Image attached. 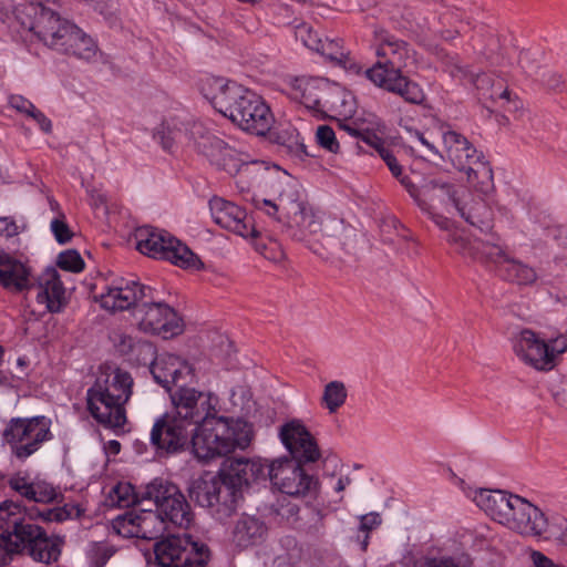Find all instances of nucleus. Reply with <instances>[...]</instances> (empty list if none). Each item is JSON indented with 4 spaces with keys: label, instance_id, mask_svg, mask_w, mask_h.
Here are the masks:
<instances>
[{
    "label": "nucleus",
    "instance_id": "6e6d98bb",
    "mask_svg": "<svg viewBox=\"0 0 567 567\" xmlns=\"http://www.w3.org/2000/svg\"><path fill=\"white\" fill-rule=\"evenodd\" d=\"M7 484L13 492L30 501L34 482H31L28 475L21 472L14 473L8 478Z\"/></svg>",
    "mask_w": 567,
    "mask_h": 567
},
{
    "label": "nucleus",
    "instance_id": "603ef678",
    "mask_svg": "<svg viewBox=\"0 0 567 567\" xmlns=\"http://www.w3.org/2000/svg\"><path fill=\"white\" fill-rule=\"evenodd\" d=\"M60 497L61 493L53 485L44 481H37L34 482L30 502L49 504L58 502Z\"/></svg>",
    "mask_w": 567,
    "mask_h": 567
},
{
    "label": "nucleus",
    "instance_id": "f704fd0d",
    "mask_svg": "<svg viewBox=\"0 0 567 567\" xmlns=\"http://www.w3.org/2000/svg\"><path fill=\"white\" fill-rule=\"evenodd\" d=\"M324 91L322 111L331 112L334 115L342 116L344 118L351 116L354 111V104L349 93L340 86L329 82Z\"/></svg>",
    "mask_w": 567,
    "mask_h": 567
},
{
    "label": "nucleus",
    "instance_id": "de8ad7c7",
    "mask_svg": "<svg viewBox=\"0 0 567 567\" xmlns=\"http://www.w3.org/2000/svg\"><path fill=\"white\" fill-rule=\"evenodd\" d=\"M80 33L83 41L82 39L74 41L71 48L63 47L61 52L73 55L78 59L90 61L96 56L99 50L97 45L95 41L81 29Z\"/></svg>",
    "mask_w": 567,
    "mask_h": 567
},
{
    "label": "nucleus",
    "instance_id": "f257e3e1",
    "mask_svg": "<svg viewBox=\"0 0 567 567\" xmlns=\"http://www.w3.org/2000/svg\"><path fill=\"white\" fill-rule=\"evenodd\" d=\"M401 184L414 198L420 209L426 214L441 230H451L453 221L450 215L457 213L465 221L481 230L492 228L493 213L483 200H474L465 190L442 178L425 179L416 187L406 176Z\"/></svg>",
    "mask_w": 567,
    "mask_h": 567
},
{
    "label": "nucleus",
    "instance_id": "393cba45",
    "mask_svg": "<svg viewBox=\"0 0 567 567\" xmlns=\"http://www.w3.org/2000/svg\"><path fill=\"white\" fill-rule=\"evenodd\" d=\"M86 403L90 414L103 426L120 429L126 423L125 403L89 390L86 392Z\"/></svg>",
    "mask_w": 567,
    "mask_h": 567
},
{
    "label": "nucleus",
    "instance_id": "864d4df0",
    "mask_svg": "<svg viewBox=\"0 0 567 567\" xmlns=\"http://www.w3.org/2000/svg\"><path fill=\"white\" fill-rule=\"evenodd\" d=\"M447 233L446 240L450 245L454 246L456 251L465 257H471L476 259L477 252H476V243L477 239L470 241L456 231H454V225L452 226L451 230H445Z\"/></svg>",
    "mask_w": 567,
    "mask_h": 567
},
{
    "label": "nucleus",
    "instance_id": "052dcab7",
    "mask_svg": "<svg viewBox=\"0 0 567 567\" xmlns=\"http://www.w3.org/2000/svg\"><path fill=\"white\" fill-rule=\"evenodd\" d=\"M296 39L299 40L306 48L315 51L318 49L320 39H322L311 25L301 23L296 27L295 31Z\"/></svg>",
    "mask_w": 567,
    "mask_h": 567
},
{
    "label": "nucleus",
    "instance_id": "3c124183",
    "mask_svg": "<svg viewBox=\"0 0 567 567\" xmlns=\"http://www.w3.org/2000/svg\"><path fill=\"white\" fill-rule=\"evenodd\" d=\"M477 258H485L494 262L505 265V260H508L504 248L496 244L477 239L476 243Z\"/></svg>",
    "mask_w": 567,
    "mask_h": 567
},
{
    "label": "nucleus",
    "instance_id": "6e6552de",
    "mask_svg": "<svg viewBox=\"0 0 567 567\" xmlns=\"http://www.w3.org/2000/svg\"><path fill=\"white\" fill-rule=\"evenodd\" d=\"M1 435L11 455L19 462H25L52 440L51 420L43 415L11 417Z\"/></svg>",
    "mask_w": 567,
    "mask_h": 567
},
{
    "label": "nucleus",
    "instance_id": "4c0bfd02",
    "mask_svg": "<svg viewBox=\"0 0 567 567\" xmlns=\"http://www.w3.org/2000/svg\"><path fill=\"white\" fill-rule=\"evenodd\" d=\"M114 346L117 351L140 362L154 357V348L151 342L134 338L126 333H117L114 337Z\"/></svg>",
    "mask_w": 567,
    "mask_h": 567
},
{
    "label": "nucleus",
    "instance_id": "0eeeda50",
    "mask_svg": "<svg viewBox=\"0 0 567 567\" xmlns=\"http://www.w3.org/2000/svg\"><path fill=\"white\" fill-rule=\"evenodd\" d=\"M136 249L148 257L164 259L183 269L199 270L200 258L188 246L163 229L140 227L134 234Z\"/></svg>",
    "mask_w": 567,
    "mask_h": 567
},
{
    "label": "nucleus",
    "instance_id": "9b49d317",
    "mask_svg": "<svg viewBox=\"0 0 567 567\" xmlns=\"http://www.w3.org/2000/svg\"><path fill=\"white\" fill-rule=\"evenodd\" d=\"M155 563L161 567H206L208 546L190 536H167L154 544Z\"/></svg>",
    "mask_w": 567,
    "mask_h": 567
},
{
    "label": "nucleus",
    "instance_id": "e2e57ef3",
    "mask_svg": "<svg viewBox=\"0 0 567 567\" xmlns=\"http://www.w3.org/2000/svg\"><path fill=\"white\" fill-rule=\"evenodd\" d=\"M544 540L556 542L567 546V520L556 519L550 522L549 529Z\"/></svg>",
    "mask_w": 567,
    "mask_h": 567
},
{
    "label": "nucleus",
    "instance_id": "5701e85b",
    "mask_svg": "<svg viewBox=\"0 0 567 567\" xmlns=\"http://www.w3.org/2000/svg\"><path fill=\"white\" fill-rule=\"evenodd\" d=\"M514 353L525 364L538 370L549 371L553 369L547 346L534 331L524 329L512 340Z\"/></svg>",
    "mask_w": 567,
    "mask_h": 567
},
{
    "label": "nucleus",
    "instance_id": "09e8293b",
    "mask_svg": "<svg viewBox=\"0 0 567 567\" xmlns=\"http://www.w3.org/2000/svg\"><path fill=\"white\" fill-rule=\"evenodd\" d=\"M110 498L113 505L125 508L131 505L137 504L138 506H144L142 504V493L136 495L133 491L131 484H117L111 492Z\"/></svg>",
    "mask_w": 567,
    "mask_h": 567
},
{
    "label": "nucleus",
    "instance_id": "7c9ffc66",
    "mask_svg": "<svg viewBox=\"0 0 567 567\" xmlns=\"http://www.w3.org/2000/svg\"><path fill=\"white\" fill-rule=\"evenodd\" d=\"M371 82L375 86L394 93L412 104H421L425 100V94L422 87L416 82L406 78L403 72L395 73V75H388Z\"/></svg>",
    "mask_w": 567,
    "mask_h": 567
},
{
    "label": "nucleus",
    "instance_id": "6ab92c4d",
    "mask_svg": "<svg viewBox=\"0 0 567 567\" xmlns=\"http://www.w3.org/2000/svg\"><path fill=\"white\" fill-rule=\"evenodd\" d=\"M279 436L296 462L315 463L321 457L319 446L299 420H292L281 425Z\"/></svg>",
    "mask_w": 567,
    "mask_h": 567
},
{
    "label": "nucleus",
    "instance_id": "cd10ccee",
    "mask_svg": "<svg viewBox=\"0 0 567 567\" xmlns=\"http://www.w3.org/2000/svg\"><path fill=\"white\" fill-rule=\"evenodd\" d=\"M155 381L165 389L177 384L193 373L190 364L173 353H164L156 358L151 367Z\"/></svg>",
    "mask_w": 567,
    "mask_h": 567
},
{
    "label": "nucleus",
    "instance_id": "0e129e2a",
    "mask_svg": "<svg viewBox=\"0 0 567 567\" xmlns=\"http://www.w3.org/2000/svg\"><path fill=\"white\" fill-rule=\"evenodd\" d=\"M337 244L341 246L346 251H351L355 243V233L352 228L337 223L334 227Z\"/></svg>",
    "mask_w": 567,
    "mask_h": 567
},
{
    "label": "nucleus",
    "instance_id": "412c9836",
    "mask_svg": "<svg viewBox=\"0 0 567 567\" xmlns=\"http://www.w3.org/2000/svg\"><path fill=\"white\" fill-rule=\"evenodd\" d=\"M148 503L141 506V513H126L116 519V527L120 533L126 536L142 539H155L166 529V523L158 514L147 507Z\"/></svg>",
    "mask_w": 567,
    "mask_h": 567
},
{
    "label": "nucleus",
    "instance_id": "680f3d73",
    "mask_svg": "<svg viewBox=\"0 0 567 567\" xmlns=\"http://www.w3.org/2000/svg\"><path fill=\"white\" fill-rule=\"evenodd\" d=\"M534 80L549 90H557L561 87L564 83L561 74L545 65L542 68V71H539L538 75H535Z\"/></svg>",
    "mask_w": 567,
    "mask_h": 567
},
{
    "label": "nucleus",
    "instance_id": "a19ab883",
    "mask_svg": "<svg viewBox=\"0 0 567 567\" xmlns=\"http://www.w3.org/2000/svg\"><path fill=\"white\" fill-rule=\"evenodd\" d=\"M468 82L472 83L485 99L492 101L505 100L509 102V91L499 79L494 80L491 75L482 73L472 74Z\"/></svg>",
    "mask_w": 567,
    "mask_h": 567
},
{
    "label": "nucleus",
    "instance_id": "a18cd8bd",
    "mask_svg": "<svg viewBox=\"0 0 567 567\" xmlns=\"http://www.w3.org/2000/svg\"><path fill=\"white\" fill-rule=\"evenodd\" d=\"M504 270L507 278L518 285H532L538 279L534 268L518 260H505Z\"/></svg>",
    "mask_w": 567,
    "mask_h": 567
},
{
    "label": "nucleus",
    "instance_id": "69168bd1",
    "mask_svg": "<svg viewBox=\"0 0 567 567\" xmlns=\"http://www.w3.org/2000/svg\"><path fill=\"white\" fill-rule=\"evenodd\" d=\"M50 227H51V231L54 235L55 240L59 244H66L73 237V233L70 229L69 225L66 224L64 215H61L60 217L54 218L51 221Z\"/></svg>",
    "mask_w": 567,
    "mask_h": 567
},
{
    "label": "nucleus",
    "instance_id": "79ce46f5",
    "mask_svg": "<svg viewBox=\"0 0 567 567\" xmlns=\"http://www.w3.org/2000/svg\"><path fill=\"white\" fill-rule=\"evenodd\" d=\"M190 124H185L177 118L164 121L157 131L164 148L169 150L174 143L182 142L184 137L189 140Z\"/></svg>",
    "mask_w": 567,
    "mask_h": 567
},
{
    "label": "nucleus",
    "instance_id": "7ed1b4c3",
    "mask_svg": "<svg viewBox=\"0 0 567 567\" xmlns=\"http://www.w3.org/2000/svg\"><path fill=\"white\" fill-rule=\"evenodd\" d=\"M473 502L494 522L522 536L545 539L550 520L527 498L503 489H476Z\"/></svg>",
    "mask_w": 567,
    "mask_h": 567
},
{
    "label": "nucleus",
    "instance_id": "8fccbe9b",
    "mask_svg": "<svg viewBox=\"0 0 567 567\" xmlns=\"http://www.w3.org/2000/svg\"><path fill=\"white\" fill-rule=\"evenodd\" d=\"M315 51L334 63H338L339 61H344L346 53L348 52L344 50L341 40L328 38L320 39L318 49H315Z\"/></svg>",
    "mask_w": 567,
    "mask_h": 567
},
{
    "label": "nucleus",
    "instance_id": "c756f323",
    "mask_svg": "<svg viewBox=\"0 0 567 567\" xmlns=\"http://www.w3.org/2000/svg\"><path fill=\"white\" fill-rule=\"evenodd\" d=\"M0 285L10 292H21L31 289V269L12 257L0 252Z\"/></svg>",
    "mask_w": 567,
    "mask_h": 567
},
{
    "label": "nucleus",
    "instance_id": "1a4fd4ad",
    "mask_svg": "<svg viewBox=\"0 0 567 567\" xmlns=\"http://www.w3.org/2000/svg\"><path fill=\"white\" fill-rule=\"evenodd\" d=\"M152 503L164 522H168L181 528H188L194 514L179 488L161 478H156L146 485L142 492V504Z\"/></svg>",
    "mask_w": 567,
    "mask_h": 567
},
{
    "label": "nucleus",
    "instance_id": "423d86ee",
    "mask_svg": "<svg viewBox=\"0 0 567 567\" xmlns=\"http://www.w3.org/2000/svg\"><path fill=\"white\" fill-rule=\"evenodd\" d=\"M272 190L277 194L278 203L265 199L264 204L271 207L268 215L272 216L281 209L288 218L290 228L296 229L295 236L306 240L316 236L321 230V220L315 209L305 200L300 199L297 184L289 177L274 179L270 184Z\"/></svg>",
    "mask_w": 567,
    "mask_h": 567
},
{
    "label": "nucleus",
    "instance_id": "4d7b16f0",
    "mask_svg": "<svg viewBox=\"0 0 567 567\" xmlns=\"http://www.w3.org/2000/svg\"><path fill=\"white\" fill-rule=\"evenodd\" d=\"M316 141L318 145L330 153H338L340 145L337 141L334 131L329 125H319L316 131Z\"/></svg>",
    "mask_w": 567,
    "mask_h": 567
},
{
    "label": "nucleus",
    "instance_id": "37998d69",
    "mask_svg": "<svg viewBox=\"0 0 567 567\" xmlns=\"http://www.w3.org/2000/svg\"><path fill=\"white\" fill-rule=\"evenodd\" d=\"M348 396L347 388L341 381H331L324 385L321 403L329 411L336 413Z\"/></svg>",
    "mask_w": 567,
    "mask_h": 567
},
{
    "label": "nucleus",
    "instance_id": "dca6fc26",
    "mask_svg": "<svg viewBox=\"0 0 567 567\" xmlns=\"http://www.w3.org/2000/svg\"><path fill=\"white\" fill-rule=\"evenodd\" d=\"M133 317L138 329L146 333L161 334L168 339L183 332L182 319L164 302H146L143 299L134 308Z\"/></svg>",
    "mask_w": 567,
    "mask_h": 567
},
{
    "label": "nucleus",
    "instance_id": "2f4dec72",
    "mask_svg": "<svg viewBox=\"0 0 567 567\" xmlns=\"http://www.w3.org/2000/svg\"><path fill=\"white\" fill-rule=\"evenodd\" d=\"M223 481L220 471L217 474L206 472L192 482L189 495L198 505L210 508L217 503L216 495L220 492Z\"/></svg>",
    "mask_w": 567,
    "mask_h": 567
},
{
    "label": "nucleus",
    "instance_id": "5fc2aeb1",
    "mask_svg": "<svg viewBox=\"0 0 567 567\" xmlns=\"http://www.w3.org/2000/svg\"><path fill=\"white\" fill-rule=\"evenodd\" d=\"M518 64L522 70L530 78L538 75L544 66L542 64V54L529 50L522 51L518 56Z\"/></svg>",
    "mask_w": 567,
    "mask_h": 567
},
{
    "label": "nucleus",
    "instance_id": "4468645a",
    "mask_svg": "<svg viewBox=\"0 0 567 567\" xmlns=\"http://www.w3.org/2000/svg\"><path fill=\"white\" fill-rule=\"evenodd\" d=\"M189 141L199 153L206 156L214 165L229 174H236L241 167L238 153L225 143L212 128L202 122H193L188 130Z\"/></svg>",
    "mask_w": 567,
    "mask_h": 567
},
{
    "label": "nucleus",
    "instance_id": "39448f33",
    "mask_svg": "<svg viewBox=\"0 0 567 567\" xmlns=\"http://www.w3.org/2000/svg\"><path fill=\"white\" fill-rule=\"evenodd\" d=\"M1 544L12 558L14 555H28L33 560L51 564L61 555L62 539L49 536L39 525L23 519L12 529L0 533Z\"/></svg>",
    "mask_w": 567,
    "mask_h": 567
},
{
    "label": "nucleus",
    "instance_id": "473e14b6",
    "mask_svg": "<svg viewBox=\"0 0 567 567\" xmlns=\"http://www.w3.org/2000/svg\"><path fill=\"white\" fill-rule=\"evenodd\" d=\"M327 85L328 81L324 79L301 78L296 79L293 89L296 90V97H299L306 107L321 110Z\"/></svg>",
    "mask_w": 567,
    "mask_h": 567
},
{
    "label": "nucleus",
    "instance_id": "c85d7f7f",
    "mask_svg": "<svg viewBox=\"0 0 567 567\" xmlns=\"http://www.w3.org/2000/svg\"><path fill=\"white\" fill-rule=\"evenodd\" d=\"M442 141L447 159L460 172L483 156L465 136L455 131L443 132Z\"/></svg>",
    "mask_w": 567,
    "mask_h": 567
},
{
    "label": "nucleus",
    "instance_id": "58836bf2",
    "mask_svg": "<svg viewBox=\"0 0 567 567\" xmlns=\"http://www.w3.org/2000/svg\"><path fill=\"white\" fill-rule=\"evenodd\" d=\"M216 498L217 503L212 505L210 509L218 519H225L237 511L238 504L243 499V492L234 484H228L227 480H224Z\"/></svg>",
    "mask_w": 567,
    "mask_h": 567
},
{
    "label": "nucleus",
    "instance_id": "f8f14e48",
    "mask_svg": "<svg viewBox=\"0 0 567 567\" xmlns=\"http://www.w3.org/2000/svg\"><path fill=\"white\" fill-rule=\"evenodd\" d=\"M20 24L33 32L44 44L60 52L63 47L71 48L74 41L83 40L78 25L48 8L32 18L22 19Z\"/></svg>",
    "mask_w": 567,
    "mask_h": 567
},
{
    "label": "nucleus",
    "instance_id": "b1692460",
    "mask_svg": "<svg viewBox=\"0 0 567 567\" xmlns=\"http://www.w3.org/2000/svg\"><path fill=\"white\" fill-rule=\"evenodd\" d=\"M133 379L127 371L120 368L103 365L100 375L89 389L92 392H100L114 401L127 403L132 395Z\"/></svg>",
    "mask_w": 567,
    "mask_h": 567
},
{
    "label": "nucleus",
    "instance_id": "e433bc0d",
    "mask_svg": "<svg viewBox=\"0 0 567 567\" xmlns=\"http://www.w3.org/2000/svg\"><path fill=\"white\" fill-rule=\"evenodd\" d=\"M266 533L265 524L254 516L240 517L234 528V539L240 547H248L260 542Z\"/></svg>",
    "mask_w": 567,
    "mask_h": 567
},
{
    "label": "nucleus",
    "instance_id": "13d9d810",
    "mask_svg": "<svg viewBox=\"0 0 567 567\" xmlns=\"http://www.w3.org/2000/svg\"><path fill=\"white\" fill-rule=\"evenodd\" d=\"M443 70L449 73L452 78L460 80L461 82H464L466 80L470 81L471 75L473 74L471 71L467 70L466 66L461 64V61L457 56H444L443 61Z\"/></svg>",
    "mask_w": 567,
    "mask_h": 567
},
{
    "label": "nucleus",
    "instance_id": "72a5a7b5",
    "mask_svg": "<svg viewBox=\"0 0 567 567\" xmlns=\"http://www.w3.org/2000/svg\"><path fill=\"white\" fill-rule=\"evenodd\" d=\"M411 155L435 165L444 161V155L437 150L431 134L414 131L410 133L406 144Z\"/></svg>",
    "mask_w": 567,
    "mask_h": 567
},
{
    "label": "nucleus",
    "instance_id": "338daca9",
    "mask_svg": "<svg viewBox=\"0 0 567 567\" xmlns=\"http://www.w3.org/2000/svg\"><path fill=\"white\" fill-rule=\"evenodd\" d=\"M28 3L20 4L16 9V19L18 22H22V19L32 18L34 14H37L40 10L45 9V3H48L50 0H27Z\"/></svg>",
    "mask_w": 567,
    "mask_h": 567
},
{
    "label": "nucleus",
    "instance_id": "ddd939ff",
    "mask_svg": "<svg viewBox=\"0 0 567 567\" xmlns=\"http://www.w3.org/2000/svg\"><path fill=\"white\" fill-rule=\"evenodd\" d=\"M20 24L33 32L44 44L60 52L63 47L71 48L74 41L83 40L78 25L48 8L32 18L22 19Z\"/></svg>",
    "mask_w": 567,
    "mask_h": 567
},
{
    "label": "nucleus",
    "instance_id": "c03bdc74",
    "mask_svg": "<svg viewBox=\"0 0 567 567\" xmlns=\"http://www.w3.org/2000/svg\"><path fill=\"white\" fill-rule=\"evenodd\" d=\"M24 515L28 516L29 520H41L43 523H61L72 516V508H70L68 505L45 509H40L39 507L31 506L30 508L24 507Z\"/></svg>",
    "mask_w": 567,
    "mask_h": 567
},
{
    "label": "nucleus",
    "instance_id": "bb28decb",
    "mask_svg": "<svg viewBox=\"0 0 567 567\" xmlns=\"http://www.w3.org/2000/svg\"><path fill=\"white\" fill-rule=\"evenodd\" d=\"M37 291V301L50 312H59L65 306V289L58 271L48 268L39 277L37 285L31 284Z\"/></svg>",
    "mask_w": 567,
    "mask_h": 567
},
{
    "label": "nucleus",
    "instance_id": "4be33fe9",
    "mask_svg": "<svg viewBox=\"0 0 567 567\" xmlns=\"http://www.w3.org/2000/svg\"><path fill=\"white\" fill-rule=\"evenodd\" d=\"M209 210L213 220L221 228L244 238L256 237L257 231L250 218L238 205L221 197H213Z\"/></svg>",
    "mask_w": 567,
    "mask_h": 567
},
{
    "label": "nucleus",
    "instance_id": "f03ea898",
    "mask_svg": "<svg viewBox=\"0 0 567 567\" xmlns=\"http://www.w3.org/2000/svg\"><path fill=\"white\" fill-rule=\"evenodd\" d=\"M202 93L214 109L243 131L266 135L275 116L257 93L223 78L208 76L202 82Z\"/></svg>",
    "mask_w": 567,
    "mask_h": 567
},
{
    "label": "nucleus",
    "instance_id": "9d476101",
    "mask_svg": "<svg viewBox=\"0 0 567 567\" xmlns=\"http://www.w3.org/2000/svg\"><path fill=\"white\" fill-rule=\"evenodd\" d=\"M372 48L377 62L364 71L370 81L403 72L413 52L405 41L379 27L373 30Z\"/></svg>",
    "mask_w": 567,
    "mask_h": 567
},
{
    "label": "nucleus",
    "instance_id": "2eb2a0df",
    "mask_svg": "<svg viewBox=\"0 0 567 567\" xmlns=\"http://www.w3.org/2000/svg\"><path fill=\"white\" fill-rule=\"evenodd\" d=\"M268 475L272 485L289 496L305 497L315 494L318 488V481L292 458L272 461L268 466Z\"/></svg>",
    "mask_w": 567,
    "mask_h": 567
},
{
    "label": "nucleus",
    "instance_id": "774afa93",
    "mask_svg": "<svg viewBox=\"0 0 567 567\" xmlns=\"http://www.w3.org/2000/svg\"><path fill=\"white\" fill-rule=\"evenodd\" d=\"M382 523V518L379 513L372 512L360 516L359 529L365 533L364 540L362 542V548L365 549L368 546L369 535L368 533L378 528Z\"/></svg>",
    "mask_w": 567,
    "mask_h": 567
},
{
    "label": "nucleus",
    "instance_id": "a211bd4d",
    "mask_svg": "<svg viewBox=\"0 0 567 567\" xmlns=\"http://www.w3.org/2000/svg\"><path fill=\"white\" fill-rule=\"evenodd\" d=\"M193 425L173 413H165L153 425L151 442L161 450L177 452L189 443L190 433L194 434Z\"/></svg>",
    "mask_w": 567,
    "mask_h": 567
},
{
    "label": "nucleus",
    "instance_id": "aec40b11",
    "mask_svg": "<svg viewBox=\"0 0 567 567\" xmlns=\"http://www.w3.org/2000/svg\"><path fill=\"white\" fill-rule=\"evenodd\" d=\"M151 291V288L137 281L120 279L106 287L99 301L101 307L109 311H123L136 308Z\"/></svg>",
    "mask_w": 567,
    "mask_h": 567
},
{
    "label": "nucleus",
    "instance_id": "f3484780",
    "mask_svg": "<svg viewBox=\"0 0 567 567\" xmlns=\"http://www.w3.org/2000/svg\"><path fill=\"white\" fill-rule=\"evenodd\" d=\"M171 401L174 406L172 413L193 426H197L208 416L217 413L218 398L212 392L177 386L171 392Z\"/></svg>",
    "mask_w": 567,
    "mask_h": 567
},
{
    "label": "nucleus",
    "instance_id": "ea45409f",
    "mask_svg": "<svg viewBox=\"0 0 567 567\" xmlns=\"http://www.w3.org/2000/svg\"><path fill=\"white\" fill-rule=\"evenodd\" d=\"M303 557V549L298 542L291 536H286L279 542L271 567H299Z\"/></svg>",
    "mask_w": 567,
    "mask_h": 567
},
{
    "label": "nucleus",
    "instance_id": "20e7f679",
    "mask_svg": "<svg viewBox=\"0 0 567 567\" xmlns=\"http://www.w3.org/2000/svg\"><path fill=\"white\" fill-rule=\"evenodd\" d=\"M252 439V426L248 422L212 414L194 427L190 444L198 461L209 462L247 449Z\"/></svg>",
    "mask_w": 567,
    "mask_h": 567
},
{
    "label": "nucleus",
    "instance_id": "49530a36",
    "mask_svg": "<svg viewBox=\"0 0 567 567\" xmlns=\"http://www.w3.org/2000/svg\"><path fill=\"white\" fill-rule=\"evenodd\" d=\"M24 519V507L11 499L0 503V529H12Z\"/></svg>",
    "mask_w": 567,
    "mask_h": 567
},
{
    "label": "nucleus",
    "instance_id": "c9c22d12",
    "mask_svg": "<svg viewBox=\"0 0 567 567\" xmlns=\"http://www.w3.org/2000/svg\"><path fill=\"white\" fill-rule=\"evenodd\" d=\"M468 184L483 196L494 192L493 169L483 156L465 168Z\"/></svg>",
    "mask_w": 567,
    "mask_h": 567
},
{
    "label": "nucleus",
    "instance_id": "a878e982",
    "mask_svg": "<svg viewBox=\"0 0 567 567\" xmlns=\"http://www.w3.org/2000/svg\"><path fill=\"white\" fill-rule=\"evenodd\" d=\"M266 464L260 458H229L220 470L224 480L243 492L244 487L265 477Z\"/></svg>",
    "mask_w": 567,
    "mask_h": 567
},
{
    "label": "nucleus",
    "instance_id": "bf43d9fd",
    "mask_svg": "<svg viewBox=\"0 0 567 567\" xmlns=\"http://www.w3.org/2000/svg\"><path fill=\"white\" fill-rule=\"evenodd\" d=\"M58 266L68 271L80 272L84 268V261L76 250L69 249L59 255Z\"/></svg>",
    "mask_w": 567,
    "mask_h": 567
}]
</instances>
